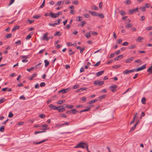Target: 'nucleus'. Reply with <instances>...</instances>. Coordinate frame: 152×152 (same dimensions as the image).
<instances>
[{
    "label": "nucleus",
    "mask_w": 152,
    "mask_h": 152,
    "mask_svg": "<svg viewBox=\"0 0 152 152\" xmlns=\"http://www.w3.org/2000/svg\"><path fill=\"white\" fill-rule=\"evenodd\" d=\"M87 143L85 142H80L75 147V148H85V146L87 144Z\"/></svg>",
    "instance_id": "obj_1"
},
{
    "label": "nucleus",
    "mask_w": 152,
    "mask_h": 152,
    "mask_svg": "<svg viewBox=\"0 0 152 152\" xmlns=\"http://www.w3.org/2000/svg\"><path fill=\"white\" fill-rule=\"evenodd\" d=\"M46 124H43L40 126V128L42 131H44L48 130L49 129V127Z\"/></svg>",
    "instance_id": "obj_2"
},
{
    "label": "nucleus",
    "mask_w": 152,
    "mask_h": 152,
    "mask_svg": "<svg viewBox=\"0 0 152 152\" xmlns=\"http://www.w3.org/2000/svg\"><path fill=\"white\" fill-rule=\"evenodd\" d=\"M146 68V65H144L141 67L137 68V69H134V72H138L145 69Z\"/></svg>",
    "instance_id": "obj_3"
},
{
    "label": "nucleus",
    "mask_w": 152,
    "mask_h": 152,
    "mask_svg": "<svg viewBox=\"0 0 152 152\" xmlns=\"http://www.w3.org/2000/svg\"><path fill=\"white\" fill-rule=\"evenodd\" d=\"M71 89V88H69L66 89H62L59 91L58 93H62L63 94H64L68 92Z\"/></svg>",
    "instance_id": "obj_4"
},
{
    "label": "nucleus",
    "mask_w": 152,
    "mask_h": 152,
    "mask_svg": "<svg viewBox=\"0 0 152 152\" xmlns=\"http://www.w3.org/2000/svg\"><path fill=\"white\" fill-rule=\"evenodd\" d=\"M104 83L103 81H100L99 80L95 81L94 82V83L95 85H98L99 86H102Z\"/></svg>",
    "instance_id": "obj_5"
},
{
    "label": "nucleus",
    "mask_w": 152,
    "mask_h": 152,
    "mask_svg": "<svg viewBox=\"0 0 152 152\" xmlns=\"http://www.w3.org/2000/svg\"><path fill=\"white\" fill-rule=\"evenodd\" d=\"M117 87V86L115 85H113L109 87V88L112 92H114L116 91L115 89Z\"/></svg>",
    "instance_id": "obj_6"
},
{
    "label": "nucleus",
    "mask_w": 152,
    "mask_h": 152,
    "mask_svg": "<svg viewBox=\"0 0 152 152\" xmlns=\"http://www.w3.org/2000/svg\"><path fill=\"white\" fill-rule=\"evenodd\" d=\"M48 34L49 33L48 32L44 34L43 35L42 39L44 40H46V41H48L50 39V37H47Z\"/></svg>",
    "instance_id": "obj_7"
},
{
    "label": "nucleus",
    "mask_w": 152,
    "mask_h": 152,
    "mask_svg": "<svg viewBox=\"0 0 152 152\" xmlns=\"http://www.w3.org/2000/svg\"><path fill=\"white\" fill-rule=\"evenodd\" d=\"M50 16L53 18H56L58 17L57 13L54 14L52 12H50Z\"/></svg>",
    "instance_id": "obj_8"
},
{
    "label": "nucleus",
    "mask_w": 152,
    "mask_h": 152,
    "mask_svg": "<svg viewBox=\"0 0 152 152\" xmlns=\"http://www.w3.org/2000/svg\"><path fill=\"white\" fill-rule=\"evenodd\" d=\"M133 72V69L127 70H126L123 71V73L124 74H128Z\"/></svg>",
    "instance_id": "obj_9"
},
{
    "label": "nucleus",
    "mask_w": 152,
    "mask_h": 152,
    "mask_svg": "<svg viewBox=\"0 0 152 152\" xmlns=\"http://www.w3.org/2000/svg\"><path fill=\"white\" fill-rule=\"evenodd\" d=\"M57 110H58L59 112L61 113L64 111L65 110V109L64 108H63L62 107H60V106H59L57 107Z\"/></svg>",
    "instance_id": "obj_10"
},
{
    "label": "nucleus",
    "mask_w": 152,
    "mask_h": 152,
    "mask_svg": "<svg viewBox=\"0 0 152 152\" xmlns=\"http://www.w3.org/2000/svg\"><path fill=\"white\" fill-rule=\"evenodd\" d=\"M70 124L68 122H66L62 124H58L57 125V126H58L59 127H61L62 126H64L65 125H69Z\"/></svg>",
    "instance_id": "obj_11"
},
{
    "label": "nucleus",
    "mask_w": 152,
    "mask_h": 152,
    "mask_svg": "<svg viewBox=\"0 0 152 152\" xmlns=\"http://www.w3.org/2000/svg\"><path fill=\"white\" fill-rule=\"evenodd\" d=\"M89 13L94 16H98L99 15V14L95 12L89 11Z\"/></svg>",
    "instance_id": "obj_12"
},
{
    "label": "nucleus",
    "mask_w": 152,
    "mask_h": 152,
    "mask_svg": "<svg viewBox=\"0 0 152 152\" xmlns=\"http://www.w3.org/2000/svg\"><path fill=\"white\" fill-rule=\"evenodd\" d=\"M48 106L49 107L51 108L53 110H57V107L54 105L53 104H50Z\"/></svg>",
    "instance_id": "obj_13"
},
{
    "label": "nucleus",
    "mask_w": 152,
    "mask_h": 152,
    "mask_svg": "<svg viewBox=\"0 0 152 152\" xmlns=\"http://www.w3.org/2000/svg\"><path fill=\"white\" fill-rule=\"evenodd\" d=\"M144 38L142 37H139L137 39L136 41L137 42H142V40H143Z\"/></svg>",
    "instance_id": "obj_14"
},
{
    "label": "nucleus",
    "mask_w": 152,
    "mask_h": 152,
    "mask_svg": "<svg viewBox=\"0 0 152 152\" xmlns=\"http://www.w3.org/2000/svg\"><path fill=\"white\" fill-rule=\"evenodd\" d=\"M147 71L149 72V75L152 73V65L148 69Z\"/></svg>",
    "instance_id": "obj_15"
},
{
    "label": "nucleus",
    "mask_w": 152,
    "mask_h": 152,
    "mask_svg": "<svg viewBox=\"0 0 152 152\" xmlns=\"http://www.w3.org/2000/svg\"><path fill=\"white\" fill-rule=\"evenodd\" d=\"M47 140H42L41 141H40V142H33V143L34 144H40L41 143H43L44 142H45L46 141H47Z\"/></svg>",
    "instance_id": "obj_16"
},
{
    "label": "nucleus",
    "mask_w": 152,
    "mask_h": 152,
    "mask_svg": "<svg viewBox=\"0 0 152 152\" xmlns=\"http://www.w3.org/2000/svg\"><path fill=\"white\" fill-rule=\"evenodd\" d=\"M16 45L17 46L21 44V42L20 40H19L15 42Z\"/></svg>",
    "instance_id": "obj_17"
},
{
    "label": "nucleus",
    "mask_w": 152,
    "mask_h": 152,
    "mask_svg": "<svg viewBox=\"0 0 152 152\" xmlns=\"http://www.w3.org/2000/svg\"><path fill=\"white\" fill-rule=\"evenodd\" d=\"M132 61V57H131L129 58L126 59L125 62L126 63H129Z\"/></svg>",
    "instance_id": "obj_18"
},
{
    "label": "nucleus",
    "mask_w": 152,
    "mask_h": 152,
    "mask_svg": "<svg viewBox=\"0 0 152 152\" xmlns=\"http://www.w3.org/2000/svg\"><path fill=\"white\" fill-rule=\"evenodd\" d=\"M71 112L73 114H76L77 112H78V111H77L76 109H73L72 110H71Z\"/></svg>",
    "instance_id": "obj_19"
},
{
    "label": "nucleus",
    "mask_w": 152,
    "mask_h": 152,
    "mask_svg": "<svg viewBox=\"0 0 152 152\" xmlns=\"http://www.w3.org/2000/svg\"><path fill=\"white\" fill-rule=\"evenodd\" d=\"M104 72V71H102L98 72L96 74V75L97 77H99L100 75L103 74Z\"/></svg>",
    "instance_id": "obj_20"
},
{
    "label": "nucleus",
    "mask_w": 152,
    "mask_h": 152,
    "mask_svg": "<svg viewBox=\"0 0 152 152\" xmlns=\"http://www.w3.org/2000/svg\"><path fill=\"white\" fill-rule=\"evenodd\" d=\"M20 27L19 26H15L13 28L12 30V31H15L17 29H18Z\"/></svg>",
    "instance_id": "obj_21"
},
{
    "label": "nucleus",
    "mask_w": 152,
    "mask_h": 152,
    "mask_svg": "<svg viewBox=\"0 0 152 152\" xmlns=\"http://www.w3.org/2000/svg\"><path fill=\"white\" fill-rule=\"evenodd\" d=\"M85 36L87 38H89L91 37L90 32H89L85 34Z\"/></svg>",
    "instance_id": "obj_22"
},
{
    "label": "nucleus",
    "mask_w": 152,
    "mask_h": 152,
    "mask_svg": "<svg viewBox=\"0 0 152 152\" xmlns=\"http://www.w3.org/2000/svg\"><path fill=\"white\" fill-rule=\"evenodd\" d=\"M91 8L92 10H98L99 9L98 7H96L95 5L92 6Z\"/></svg>",
    "instance_id": "obj_23"
},
{
    "label": "nucleus",
    "mask_w": 152,
    "mask_h": 152,
    "mask_svg": "<svg viewBox=\"0 0 152 152\" xmlns=\"http://www.w3.org/2000/svg\"><path fill=\"white\" fill-rule=\"evenodd\" d=\"M37 76V74L36 73H35L32 75V76L29 78V79L30 80H32L33 79V78L34 77H36Z\"/></svg>",
    "instance_id": "obj_24"
},
{
    "label": "nucleus",
    "mask_w": 152,
    "mask_h": 152,
    "mask_svg": "<svg viewBox=\"0 0 152 152\" xmlns=\"http://www.w3.org/2000/svg\"><path fill=\"white\" fill-rule=\"evenodd\" d=\"M141 102L143 104H145L146 103V99L145 97H143L141 99Z\"/></svg>",
    "instance_id": "obj_25"
},
{
    "label": "nucleus",
    "mask_w": 152,
    "mask_h": 152,
    "mask_svg": "<svg viewBox=\"0 0 152 152\" xmlns=\"http://www.w3.org/2000/svg\"><path fill=\"white\" fill-rule=\"evenodd\" d=\"M63 4V2H62V1H58L57 3L56 4V6H60Z\"/></svg>",
    "instance_id": "obj_26"
},
{
    "label": "nucleus",
    "mask_w": 152,
    "mask_h": 152,
    "mask_svg": "<svg viewBox=\"0 0 152 152\" xmlns=\"http://www.w3.org/2000/svg\"><path fill=\"white\" fill-rule=\"evenodd\" d=\"M98 99H95L93 100H92L90 101L88 104H91L92 103L95 102H96L98 101Z\"/></svg>",
    "instance_id": "obj_27"
},
{
    "label": "nucleus",
    "mask_w": 152,
    "mask_h": 152,
    "mask_svg": "<svg viewBox=\"0 0 152 152\" xmlns=\"http://www.w3.org/2000/svg\"><path fill=\"white\" fill-rule=\"evenodd\" d=\"M65 100H63L61 101H60L57 102V103L58 104H62L63 103H65Z\"/></svg>",
    "instance_id": "obj_28"
},
{
    "label": "nucleus",
    "mask_w": 152,
    "mask_h": 152,
    "mask_svg": "<svg viewBox=\"0 0 152 152\" xmlns=\"http://www.w3.org/2000/svg\"><path fill=\"white\" fill-rule=\"evenodd\" d=\"M42 64V63H39V64H38L37 65L35 66V68H37V69L38 68H41L42 66H40Z\"/></svg>",
    "instance_id": "obj_29"
},
{
    "label": "nucleus",
    "mask_w": 152,
    "mask_h": 152,
    "mask_svg": "<svg viewBox=\"0 0 152 152\" xmlns=\"http://www.w3.org/2000/svg\"><path fill=\"white\" fill-rule=\"evenodd\" d=\"M44 62L45 63V66L47 67L49 64V62L47 60H45L44 61Z\"/></svg>",
    "instance_id": "obj_30"
},
{
    "label": "nucleus",
    "mask_w": 152,
    "mask_h": 152,
    "mask_svg": "<svg viewBox=\"0 0 152 152\" xmlns=\"http://www.w3.org/2000/svg\"><path fill=\"white\" fill-rule=\"evenodd\" d=\"M45 0H44L41 6L39 8H42L43 7L45 6Z\"/></svg>",
    "instance_id": "obj_31"
},
{
    "label": "nucleus",
    "mask_w": 152,
    "mask_h": 152,
    "mask_svg": "<svg viewBox=\"0 0 152 152\" xmlns=\"http://www.w3.org/2000/svg\"><path fill=\"white\" fill-rule=\"evenodd\" d=\"M133 24L132 23H129L126 26V27L128 28L132 27V26Z\"/></svg>",
    "instance_id": "obj_32"
},
{
    "label": "nucleus",
    "mask_w": 152,
    "mask_h": 152,
    "mask_svg": "<svg viewBox=\"0 0 152 152\" xmlns=\"http://www.w3.org/2000/svg\"><path fill=\"white\" fill-rule=\"evenodd\" d=\"M60 115L61 117L62 118H66L67 117V115L66 114H63V113H60Z\"/></svg>",
    "instance_id": "obj_33"
},
{
    "label": "nucleus",
    "mask_w": 152,
    "mask_h": 152,
    "mask_svg": "<svg viewBox=\"0 0 152 152\" xmlns=\"http://www.w3.org/2000/svg\"><path fill=\"white\" fill-rule=\"evenodd\" d=\"M45 132V131H35L34 132V134H36L38 133H41L44 132Z\"/></svg>",
    "instance_id": "obj_34"
},
{
    "label": "nucleus",
    "mask_w": 152,
    "mask_h": 152,
    "mask_svg": "<svg viewBox=\"0 0 152 152\" xmlns=\"http://www.w3.org/2000/svg\"><path fill=\"white\" fill-rule=\"evenodd\" d=\"M120 13L122 15H124L126 14L125 12L124 11H121L120 12Z\"/></svg>",
    "instance_id": "obj_35"
},
{
    "label": "nucleus",
    "mask_w": 152,
    "mask_h": 152,
    "mask_svg": "<svg viewBox=\"0 0 152 152\" xmlns=\"http://www.w3.org/2000/svg\"><path fill=\"white\" fill-rule=\"evenodd\" d=\"M106 96V95H102L101 96H99V99H100V101L102 99L104 98Z\"/></svg>",
    "instance_id": "obj_36"
},
{
    "label": "nucleus",
    "mask_w": 152,
    "mask_h": 152,
    "mask_svg": "<svg viewBox=\"0 0 152 152\" xmlns=\"http://www.w3.org/2000/svg\"><path fill=\"white\" fill-rule=\"evenodd\" d=\"M21 57L23 59H26L29 58L28 56H21Z\"/></svg>",
    "instance_id": "obj_37"
},
{
    "label": "nucleus",
    "mask_w": 152,
    "mask_h": 152,
    "mask_svg": "<svg viewBox=\"0 0 152 152\" xmlns=\"http://www.w3.org/2000/svg\"><path fill=\"white\" fill-rule=\"evenodd\" d=\"M39 117L42 118H44L45 117V115L43 114H41L39 115Z\"/></svg>",
    "instance_id": "obj_38"
},
{
    "label": "nucleus",
    "mask_w": 152,
    "mask_h": 152,
    "mask_svg": "<svg viewBox=\"0 0 152 152\" xmlns=\"http://www.w3.org/2000/svg\"><path fill=\"white\" fill-rule=\"evenodd\" d=\"M68 104H63L62 105L60 106V107H61L64 108L65 109V107L67 108L68 107Z\"/></svg>",
    "instance_id": "obj_39"
},
{
    "label": "nucleus",
    "mask_w": 152,
    "mask_h": 152,
    "mask_svg": "<svg viewBox=\"0 0 152 152\" xmlns=\"http://www.w3.org/2000/svg\"><path fill=\"white\" fill-rule=\"evenodd\" d=\"M90 33L92 35H97L98 34V33L96 32H93L91 31H90Z\"/></svg>",
    "instance_id": "obj_40"
},
{
    "label": "nucleus",
    "mask_w": 152,
    "mask_h": 152,
    "mask_svg": "<svg viewBox=\"0 0 152 152\" xmlns=\"http://www.w3.org/2000/svg\"><path fill=\"white\" fill-rule=\"evenodd\" d=\"M120 67V66L119 65H114L112 66V68L113 69H117L118 67Z\"/></svg>",
    "instance_id": "obj_41"
},
{
    "label": "nucleus",
    "mask_w": 152,
    "mask_h": 152,
    "mask_svg": "<svg viewBox=\"0 0 152 152\" xmlns=\"http://www.w3.org/2000/svg\"><path fill=\"white\" fill-rule=\"evenodd\" d=\"M4 126H2L0 128V131L3 132L4 131Z\"/></svg>",
    "instance_id": "obj_42"
},
{
    "label": "nucleus",
    "mask_w": 152,
    "mask_h": 152,
    "mask_svg": "<svg viewBox=\"0 0 152 152\" xmlns=\"http://www.w3.org/2000/svg\"><path fill=\"white\" fill-rule=\"evenodd\" d=\"M49 25L50 26L55 27L56 25V23H49Z\"/></svg>",
    "instance_id": "obj_43"
},
{
    "label": "nucleus",
    "mask_w": 152,
    "mask_h": 152,
    "mask_svg": "<svg viewBox=\"0 0 152 152\" xmlns=\"http://www.w3.org/2000/svg\"><path fill=\"white\" fill-rule=\"evenodd\" d=\"M31 38V36L30 35V34H29L26 37V40L29 39Z\"/></svg>",
    "instance_id": "obj_44"
},
{
    "label": "nucleus",
    "mask_w": 152,
    "mask_h": 152,
    "mask_svg": "<svg viewBox=\"0 0 152 152\" xmlns=\"http://www.w3.org/2000/svg\"><path fill=\"white\" fill-rule=\"evenodd\" d=\"M61 35L60 34V32L59 31H58L56 32L54 35L55 36H56L57 35H58L59 36H60Z\"/></svg>",
    "instance_id": "obj_45"
},
{
    "label": "nucleus",
    "mask_w": 152,
    "mask_h": 152,
    "mask_svg": "<svg viewBox=\"0 0 152 152\" xmlns=\"http://www.w3.org/2000/svg\"><path fill=\"white\" fill-rule=\"evenodd\" d=\"M45 51V49H42V50H40L38 53V54H41L42 53H43V52H44Z\"/></svg>",
    "instance_id": "obj_46"
},
{
    "label": "nucleus",
    "mask_w": 152,
    "mask_h": 152,
    "mask_svg": "<svg viewBox=\"0 0 152 152\" xmlns=\"http://www.w3.org/2000/svg\"><path fill=\"white\" fill-rule=\"evenodd\" d=\"M13 116V114L11 112H10V113H9V115H8V117H9V118H12Z\"/></svg>",
    "instance_id": "obj_47"
},
{
    "label": "nucleus",
    "mask_w": 152,
    "mask_h": 152,
    "mask_svg": "<svg viewBox=\"0 0 152 152\" xmlns=\"http://www.w3.org/2000/svg\"><path fill=\"white\" fill-rule=\"evenodd\" d=\"M98 16H99L102 18H104V16L102 14H99V15Z\"/></svg>",
    "instance_id": "obj_48"
},
{
    "label": "nucleus",
    "mask_w": 152,
    "mask_h": 152,
    "mask_svg": "<svg viewBox=\"0 0 152 152\" xmlns=\"http://www.w3.org/2000/svg\"><path fill=\"white\" fill-rule=\"evenodd\" d=\"M6 99L4 98H2L0 100V104L4 102L5 101Z\"/></svg>",
    "instance_id": "obj_49"
},
{
    "label": "nucleus",
    "mask_w": 152,
    "mask_h": 152,
    "mask_svg": "<svg viewBox=\"0 0 152 152\" xmlns=\"http://www.w3.org/2000/svg\"><path fill=\"white\" fill-rule=\"evenodd\" d=\"M145 8H146L144 6L142 7H140V9H141V10L142 11L144 12V11H145V10H146Z\"/></svg>",
    "instance_id": "obj_50"
},
{
    "label": "nucleus",
    "mask_w": 152,
    "mask_h": 152,
    "mask_svg": "<svg viewBox=\"0 0 152 152\" xmlns=\"http://www.w3.org/2000/svg\"><path fill=\"white\" fill-rule=\"evenodd\" d=\"M77 18H78V20H77L78 21H80L82 20V18L80 16H78V17Z\"/></svg>",
    "instance_id": "obj_51"
},
{
    "label": "nucleus",
    "mask_w": 152,
    "mask_h": 152,
    "mask_svg": "<svg viewBox=\"0 0 152 152\" xmlns=\"http://www.w3.org/2000/svg\"><path fill=\"white\" fill-rule=\"evenodd\" d=\"M83 16L86 18H88L89 17V15L88 14H84Z\"/></svg>",
    "instance_id": "obj_52"
},
{
    "label": "nucleus",
    "mask_w": 152,
    "mask_h": 152,
    "mask_svg": "<svg viewBox=\"0 0 152 152\" xmlns=\"http://www.w3.org/2000/svg\"><path fill=\"white\" fill-rule=\"evenodd\" d=\"M134 62L135 63H140L141 62V60L140 59H138V60H135L134 61Z\"/></svg>",
    "instance_id": "obj_53"
},
{
    "label": "nucleus",
    "mask_w": 152,
    "mask_h": 152,
    "mask_svg": "<svg viewBox=\"0 0 152 152\" xmlns=\"http://www.w3.org/2000/svg\"><path fill=\"white\" fill-rule=\"evenodd\" d=\"M40 16L37 15H35L34 16L33 18H34L38 19L39 18H40Z\"/></svg>",
    "instance_id": "obj_54"
},
{
    "label": "nucleus",
    "mask_w": 152,
    "mask_h": 152,
    "mask_svg": "<svg viewBox=\"0 0 152 152\" xmlns=\"http://www.w3.org/2000/svg\"><path fill=\"white\" fill-rule=\"evenodd\" d=\"M15 0H11L9 4H8V6H9L13 4Z\"/></svg>",
    "instance_id": "obj_55"
},
{
    "label": "nucleus",
    "mask_w": 152,
    "mask_h": 152,
    "mask_svg": "<svg viewBox=\"0 0 152 152\" xmlns=\"http://www.w3.org/2000/svg\"><path fill=\"white\" fill-rule=\"evenodd\" d=\"M81 99L84 102H85L86 101V98L84 97V96H83V97H82L81 98Z\"/></svg>",
    "instance_id": "obj_56"
},
{
    "label": "nucleus",
    "mask_w": 152,
    "mask_h": 152,
    "mask_svg": "<svg viewBox=\"0 0 152 152\" xmlns=\"http://www.w3.org/2000/svg\"><path fill=\"white\" fill-rule=\"evenodd\" d=\"M12 36V34H8L6 36V37L7 38H10Z\"/></svg>",
    "instance_id": "obj_57"
},
{
    "label": "nucleus",
    "mask_w": 152,
    "mask_h": 152,
    "mask_svg": "<svg viewBox=\"0 0 152 152\" xmlns=\"http://www.w3.org/2000/svg\"><path fill=\"white\" fill-rule=\"evenodd\" d=\"M85 50V48H81L80 49V53L81 54H82L83 53V52Z\"/></svg>",
    "instance_id": "obj_58"
},
{
    "label": "nucleus",
    "mask_w": 152,
    "mask_h": 152,
    "mask_svg": "<svg viewBox=\"0 0 152 152\" xmlns=\"http://www.w3.org/2000/svg\"><path fill=\"white\" fill-rule=\"evenodd\" d=\"M87 89V88H81L80 89V91H82L84 90H86Z\"/></svg>",
    "instance_id": "obj_59"
},
{
    "label": "nucleus",
    "mask_w": 152,
    "mask_h": 152,
    "mask_svg": "<svg viewBox=\"0 0 152 152\" xmlns=\"http://www.w3.org/2000/svg\"><path fill=\"white\" fill-rule=\"evenodd\" d=\"M45 85V83L44 82H42L40 84V86L41 87H43V86H44Z\"/></svg>",
    "instance_id": "obj_60"
},
{
    "label": "nucleus",
    "mask_w": 152,
    "mask_h": 152,
    "mask_svg": "<svg viewBox=\"0 0 152 152\" xmlns=\"http://www.w3.org/2000/svg\"><path fill=\"white\" fill-rule=\"evenodd\" d=\"M79 86V85H78V84L76 85H75L74 86H73V89H76V88H77Z\"/></svg>",
    "instance_id": "obj_61"
},
{
    "label": "nucleus",
    "mask_w": 152,
    "mask_h": 152,
    "mask_svg": "<svg viewBox=\"0 0 152 152\" xmlns=\"http://www.w3.org/2000/svg\"><path fill=\"white\" fill-rule=\"evenodd\" d=\"M74 107V106L73 105H68V109H72Z\"/></svg>",
    "instance_id": "obj_62"
},
{
    "label": "nucleus",
    "mask_w": 152,
    "mask_h": 152,
    "mask_svg": "<svg viewBox=\"0 0 152 152\" xmlns=\"http://www.w3.org/2000/svg\"><path fill=\"white\" fill-rule=\"evenodd\" d=\"M123 55H119L118 57V59H119V60H120L121 59H122V58H123Z\"/></svg>",
    "instance_id": "obj_63"
},
{
    "label": "nucleus",
    "mask_w": 152,
    "mask_h": 152,
    "mask_svg": "<svg viewBox=\"0 0 152 152\" xmlns=\"http://www.w3.org/2000/svg\"><path fill=\"white\" fill-rule=\"evenodd\" d=\"M100 61L97 62L94 65V66H98L100 64Z\"/></svg>",
    "instance_id": "obj_64"
}]
</instances>
